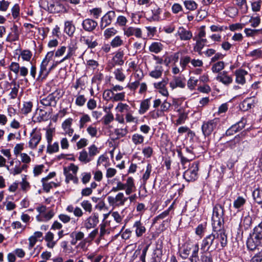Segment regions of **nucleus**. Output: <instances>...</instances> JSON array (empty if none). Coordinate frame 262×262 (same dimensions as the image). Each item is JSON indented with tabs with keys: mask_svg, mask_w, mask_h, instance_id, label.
I'll use <instances>...</instances> for the list:
<instances>
[{
	"mask_svg": "<svg viewBox=\"0 0 262 262\" xmlns=\"http://www.w3.org/2000/svg\"><path fill=\"white\" fill-rule=\"evenodd\" d=\"M151 168H152L151 165L150 164H148L147 165L146 171H145V173H144L143 177H142L144 185H145L146 184V181L149 178L150 172L151 171Z\"/></svg>",
	"mask_w": 262,
	"mask_h": 262,
	"instance_id": "864d4df0",
	"label": "nucleus"
},
{
	"mask_svg": "<svg viewBox=\"0 0 262 262\" xmlns=\"http://www.w3.org/2000/svg\"><path fill=\"white\" fill-rule=\"evenodd\" d=\"M55 93L49 94L47 97L40 100V103L46 106H55L57 103L56 96Z\"/></svg>",
	"mask_w": 262,
	"mask_h": 262,
	"instance_id": "a211bd4d",
	"label": "nucleus"
},
{
	"mask_svg": "<svg viewBox=\"0 0 262 262\" xmlns=\"http://www.w3.org/2000/svg\"><path fill=\"white\" fill-rule=\"evenodd\" d=\"M124 52L123 51L118 50L115 53V55L113 57L112 61L110 62L108 67L111 69L116 66H122L124 62L123 59Z\"/></svg>",
	"mask_w": 262,
	"mask_h": 262,
	"instance_id": "4468645a",
	"label": "nucleus"
},
{
	"mask_svg": "<svg viewBox=\"0 0 262 262\" xmlns=\"http://www.w3.org/2000/svg\"><path fill=\"white\" fill-rule=\"evenodd\" d=\"M63 9V5L57 0H49L48 2V10L50 13H59Z\"/></svg>",
	"mask_w": 262,
	"mask_h": 262,
	"instance_id": "2eb2a0df",
	"label": "nucleus"
},
{
	"mask_svg": "<svg viewBox=\"0 0 262 262\" xmlns=\"http://www.w3.org/2000/svg\"><path fill=\"white\" fill-rule=\"evenodd\" d=\"M99 223L98 215V214L94 213L92 215L89 216L85 221L84 223V227L87 229H90L93 228H95L98 223Z\"/></svg>",
	"mask_w": 262,
	"mask_h": 262,
	"instance_id": "f3484780",
	"label": "nucleus"
},
{
	"mask_svg": "<svg viewBox=\"0 0 262 262\" xmlns=\"http://www.w3.org/2000/svg\"><path fill=\"white\" fill-rule=\"evenodd\" d=\"M172 207V206H171L169 208L164 211H163L162 213L160 214L159 215L157 216L156 217H155L154 220V223H156L157 221L159 220H161L163 219H164L166 217L169 213V211Z\"/></svg>",
	"mask_w": 262,
	"mask_h": 262,
	"instance_id": "bf43d9fd",
	"label": "nucleus"
},
{
	"mask_svg": "<svg viewBox=\"0 0 262 262\" xmlns=\"http://www.w3.org/2000/svg\"><path fill=\"white\" fill-rule=\"evenodd\" d=\"M21 32V29L17 25L14 24L10 28V32L6 38V41L12 42L18 40Z\"/></svg>",
	"mask_w": 262,
	"mask_h": 262,
	"instance_id": "f8f14e48",
	"label": "nucleus"
},
{
	"mask_svg": "<svg viewBox=\"0 0 262 262\" xmlns=\"http://www.w3.org/2000/svg\"><path fill=\"white\" fill-rule=\"evenodd\" d=\"M247 74V72L243 69L237 70L235 72L236 76V82L239 84H244L245 82V76Z\"/></svg>",
	"mask_w": 262,
	"mask_h": 262,
	"instance_id": "a878e982",
	"label": "nucleus"
},
{
	"mask_svg": "<svg viewBox=\"0 0 262 262\" xmlns=\"http://www.w3.org/2000/svg\"><path fill=\"white\" fill-rule=\"evenodd\" d=\"M191 60L190 57L188 56H184L181 58L180 64L183 70H184L187 64L191 62Z\"/></svg>",
	"mask_w": 262,
	"mask_h": 262,
	"instance_id": "13d9d810",
	"label": "nucleus"
},
{
	"mask_svg": "<svg viewBox=\"0 0 262 262\" xmlns=\"http://www.w3.org/2000/svg\"><path fill=\"white\" fill-rule=\"evenodd\" d=\"M20 67L19 64L18 62H12L9 66V68L11 71L13 72L16 75H18Z\"/></svg>",
	"mask_w": 262,
	"mask_h": 262,
	"instance_id": "3c124183",
	"label": "nucleus"
},
{
	"mask_svg": "<svg viewBox=\"0 0 262 262\" xmlns=\"http://www.w3.org/2000/svg\"><path fill=\"white\" fill-rule=\"evenodd\" d=\"M41 139V133L37 128H34L30 134L29 147L31 149H35Z\"/></svg>",
	"mask_w": 262,
	"mask_h": 262,
	"instance_id": "9d476101",
	"label": "nucleus"
},
{
	"mask_svg": "<svg viewBox=\"0 0 262 262\" xmlns=\"http://www.w3.org/2000/svg\"><path fill=\"white\" fill-rule=\"evenodd\" d=\"M117 33V30L114 28H107L104 31V37L105 39H109L116 35Z\"/></svg>",
	"mask_w": 262,
	"mask_h": 262,
	"instance_id": "79ce46f5",
	"label": "nucleus"
},
{
	"mask_svg": "<svg viewBox=\"0 0 262 262\" xmlns=\"http://www.w3.org/2000/svg\"><path fill=\"white\" fill-rule=\"evenodd\" d=\"M130 109V107L126 103H119L117 106L116 107V110L118 111V112L120 113H123L125 112H128Z\"/></svg>",
	"mask_w": 262,
	"mask_h": 262,
	"instance_id": "5fc2aeb1",
	"label": "nucleus"
},
{
	"mask_svg": "<svg viewBox=\"0 0 262 262\" xmlns=\"http://www.w3.org/2000/svg\"><path fill=\"white\" fill-rule=\"evenodd\" d=\"M78 159L80 162L86 164L91 161L93 158H91L87 151L84 149L80 152Z\"/></svg>",
	"mask_w": 262,
	"mask_h": 262,
	"instance_id": "473e14b6",
	"label": "nucleus"
},
{
	"mask_svg": "<svg viewBox=\"0 0 262 262\" xmlns=\"http://www.w3.org/2000/svg\"><path fill=\"white\" fill-rule=\"evenodd\" d=\"M247 247L251 251L262 250V221L253 229L247 241Z\"/></svg>",
	"mask_w": 262,
	"mask_h": 262,
	"instance_id": "f03ea898",
	"label": "nucleus"
},
{
	"mask_svg": "<svg viewBox=\"0 0 262 262\" xmlns=\"http://www.w3.org/2000/svg\"><path fill=\"white\" fill-rule=\"evenodd\" d=\"M206 229V223L199 224L195 229V233L201 237L203 236Z\"/></svg>",
	"mask_w": 262,
	"mask_h": 262,
	"instance_id": "c03bdc74",
	"label": "nucleus"
},
{
	"mask_svg": "<svg viewBox=\"0 0 262 262\" xmlns=\"http://www.w3.org/2000/svg\"><path fill=\"white\" fill-rule=\"evenodd\" d=\"M115 78L120 81H123L125 79V75L123 72L122 68H118L115 70L114 72Z\"/></svg>",
	"mask_w": 262,
	"mask_h": 262,
	"instance_id": "58836bf2",
	"label": "nucleus"
},
{
	"mask_svg": "<svg viewBox=\"0 0 262 262\" xmlns=\"http://www.w3.org/2000/svg\"><path fill=\"white\" fill-rule=\"evenodd\" d=\"M161 67H157L156 69L150 72L149 75L153 78H158L160 77L162 74V70H161Z\"/></svg>",
	"mask_w": 262,
	"mask_h": 262,
	"instance_id": "8fccbe9b",
	"label": "nucleus"
},
{
	"mask_svg": "<svg viewBox=\"0 0 262 262\" xmlns=\"http://www.w3.org/2000/svg\"><path fill=\"white\" fill-rule=\"evenodd\" d=\"M54 213L52 210H49L48 211H46L45 214L42 215V221H48L50 220L53 216Z\"/></svg>",
	"mask_w": 262,
	"mask_h": 262,
	"instance_id": "69168bd1",
	"label": "nucleus"
},
{
	"mask_svg": "<svg viewBox=\"0 0 262 262\" xmlns=\"http://www.w3.org/2000/svg\"><path fill=\"white\" fill-rule=\"evenodd\" d=\"M225 67L223 61H218L212 65L211 70L213 73H219Z\"/></svg>",
	"mask_w": 262,
	"mask_h": 262,
	"instance_id": "a19ab883",
	"label": "nucleus"
},
{
	"mask_svg": "<svg viewBox=\"0 0 262 262\" xmlns=\"http://www.w3.org/2000/svg\"><path fill=\"white\" fill-rule=\"evenodd\" d=\"M79 40L81 43L86 45L88 48L90 49H94L98 46L97 39L93 35L81 36Z\"/></svg>",
	"mask_w": 262,
	"mask_h": 262,
	"instance_id": "dca6fc26",
	"label": "nucleus"
},
{
	"mask_svg": "<svg viewBox=\"0 0 262 262\" xmlns=\"http://www.w3.org/2000/svg\"><path fill=\"white\" fill-rule=\"evenodd\" d=\"M220 122L219 119L214 118L207 122H204L202 126V130L205 137L209 136L216 128Z\"/></svg>",
	"mask_w": 262,
	"mask_h": 262,
	"instance_id": "0eeeda50",
	"label": "nucleus"
},
{
	"mask_svg": "<svg viewBox=\"0 0 262 262\" xmlns=\"http://www.w3.org/2000/svg\"><path fill=\"white\" fill-rule=\"evenodd\" d=\"M53 55V51H50L47 53L45 58L43 59L40 66L39 75L37 78V80L45 79L50 73L49 69H47V67L49 61L52 59Z\"/></svg>",
	"mask_w": 262,
	"mask_h": 262,
	"instance_id": "39448f33",
	"label": "nucleus"
},
{
	"mask_svg": "<svg viewBox=\"0 0 262 262\" xmlns=\"http://www.w3.org/2000/svg\"><path fill=\"white\" fill-rule=\"evenodd\" d=\"M246 203V200L242 196H238L233 202V207L239 210Z\"/></svg>",
	"mask_w": 262,
	"mask_h": 262,
	"instance_id": "e433bc0d",
	"label": "nucleus"
},
{
	"mask_svg": "<svg viewBox=\"0 0 262 262\" xmlns=\"http://www.w3.org/2000/svg\"><path fill=\"white\" fill-rule=\"evenodd\" d=\"M177 34L179 36L181 40H188L192 37V32L186 30L183 27H180L178 29Z\"/></svg>",
	"mask_w": 262,
	"mask_h": 262,
	"instance_id": "4be33fe9",
	"label": "nucleus"
},
{
	"mask_svg": "<svg viewBox=\"0 0 262 262\" xmlns=\"http://www.w3.org/2000/svg\"><path fill=\"white\" fill-rule=\"evenodd\" d=\"M32 54L30 50H25L21 52L20 56L24 61H29L32 57Z\"/></svg>",
	"mask_w": 262,
	"mask_h": 262,
	"instance_id": "37998d69",
	"label": "nucleus"
},
{
	"mask_svg": "<svg viewBox=\"0 0 262 262\" xmlns=\"http://www.w3.org/2000/svg\"><path fill=\"white\" fill-rule=\"evenodd\" d=\"M116 16V13L114 11L111 10L108 11L101 19L100 23V28L104 29L106 27L110 26L115 19Z\"/></svg>",
	"mask_w": 262,
	"mask_h": 262,
	"instance_id": "9b49d317",
	"label": "nucleus"
},
{
	"mask_svg": "<svg viewBox=\"0 0 262 262\" xmlns=\"http://www.w3.org/2000/svg\"><path fill=\"white\" fill-rule=\"evenodd\" d=\"M124 41L120 36H115L111 41V46L113 48H118L122 46Z\"/></svg>",
	"mask_w": 262,
	"mask_h": 262,
	"instance_id": "f704fd0d",
	"label": "nucleus"
},
{
	"mask_svg": "<svg viewBox=\"0 0 262 262\" xmlns=\"http://www.w3.org/2000/svg\"><path fill=\"white\" fill-rule=\"evenodd\" d=\"M219 247L218 241H216V235L214 232L205 237L201 244V249L206 251L216 250Z\"/></svg>",
	"mask_w": 262,
	"mask_h": 262,
	"instance_id": "20e7f679",
	"label": "nucleus"
},
{
	"mask_svg": "<svg viewBox=\"0 0 262 262\" xmlns=\"http://www.w3.org/2000/svg\"><path fill=\"white\" fill-rule=\"evenodd\" d=\"M89 155L91 158L93 159V157L99 152L98 148L95 145L92 144L89 148Z\"/></svg>",
	"mask_w": 262,
	"mask_h": 262,
	"instance_id": "de8ad7c7",
	"label": "nucleus"
},
{
	"mask_svg": "<svg viewBox=\"0 0 262 262\" xmlns=\"http://www.w3.org/2000/svg\"><path fill=\"white\" fill-rule=\"evenodd\" d=\"M72 121L73 119L69 118L66 119L62 124V128L65 134L69 136H72L74 133V129L71 127Z\"/></svg>",
	"mask_w": 262,
	"mask_h": 262,
	"instance_id": "b1692460",
	"label": "nucleus"
},
{
	"mask_svg": "<svg viewBox=\"0 0 262 262\" xmlns=\"http://www.w3.org/2000/svg\"><path fill=\"white\" fill-rule=\"evenodd\" d=\"M222 228L223 227L213 228V231L216 235V241H218V244L219 245L220 242L222 248H224L227 245V237Z\"/></svg>",
	"mask_w": 262,
	"mask_h": 262,
	"instance_id": "ddd939ff",
	"label": "nucleus"
},
{
	"mask_svg": "<svg viewBox=\"0 0 262 262\" xmlns=\"http://www.w3.org/2000/svg\"><path fill=\"white\" fill-rule=\"evenodd\" d=\"M224 209L220 204H216L213 209L212 225L213 228L223 227Z\"/></svg>",
	"mask_w": 262,
	"mask_h": 262,
	"instance_id": "7ed1b4c3",
	"label": "nucleus"
},
{
	"mask_svg": "<svg viewBox=\"0 0 262 262\" xmlns=\"http://www.w3.org/2000/svg\"><path fill=\"white\" fill-rule=\"evenodd\" d=\"M256 101L255 98L250 97L247 98L244 100V104L246 105L247 108H251L254 106V104L256 103Z\"/></svg>",
	"mask_w": 262,
	"mask_h": 262,
	"instance_id": "6e6d98bb",
	"label": "nucleus"
},
{
	"mask_svg": "<svg viewBox=\"0 0 262 262\" xmlns=\"http://www.w3.org/2000/svg\"><path fill=\"white\" fill-rule=\"evenodd\" d=\"M124 34L127 37L135 35L138 38H141L142 33L140 28L129 27L123 29Z\"/></svg>",
	"mask_w": 262,
	"mask_h": 262,
	"instance_id": "aec40b11",
	"label": "nucleus"
},
{
	"mask_svg": "<svg viewBox=\"0 0 262 262\" xmlns=\"http://www.w3.org/2000/svg\"><path fill=\"white\" fill-rule=\"evenodd\" d=\"M32 106L33 104L31 102H24L23 107L21 110L22 113L26 115L29 113L32 110Z\"/></svg>",
	"mask_w": 262,
	"mask_h": 262,
	"instance_id": "49530a36",
	"label": "nucleus"
},
{
	"mask_svg": "<svg viewBox=\"0 0 262 262\" xmlns=\"http://www.w3.org/2000/svg\"><path fill=\"white\" fill-rule=\"evenodd\" d=\"M184 3L186 9L189 10H194L197 8L196 4L193 1H186Z\"/></svg>",
	"mask_w": 262,
	"mask_h": 262,
	"instance_id": "4d7b16f0",
	"label": "nucleus"
},
{
	"mask_svg": "<svg viewBox=\"0 0 262 262\" xmlns=\"http://www.w3.org/2000/svg\"><path fill=\"white\" fill-rule=\"evenodd\" d=\"M163 48V45L160 42H154L149 47L150 52L158 54L160 53Z\"/></svg>",
	"mask_w": 262,
	"mask_h": 262,
	"instance_id": "c756f323",
	"label": "nucleus"
},
{
	"mask_svg": "<svg viewBox=\"0 0 262 262\" xmlns=\"http://www.w3.org/2000/svg\"><path fill=\"white\" fill-rule=\"evenodd\" d=\"M216 78L217 80L226 85H229L233 81L232 77L228 74L227 71L219 73Z\"/></svg>",
	"mask_w": 262,
	"mask_h": 262,
	"instance_id": "6ab92c4d",
	"label": "nucleus"
},
{
	"mask_svg": "<svg viewBox=\"0 0 262 262\" xmlns=\"http://www.w3.org/2000/svg\"><path fill=\"white\" fill-rule=\"evenodd\" d=\"M240 220H241L240 219ZM253 223L252 217L249 215L245 216L242 221H241L240 226L243 227L245 230H248L251 228Z\"/></svg>",
	"mask_w": 262,
	"mask_h": 262,
	"instance_id": "cd10ccee",
	"label": "nucleus"
},
{
	"mask_svg": "<svg viewBox=\"0 0 262 262\" xmlns=\"http://www.w3.org/2000/svg\"><path fill=\"white\" fill-rule=\"evenodd\" d=\"M246 122V119L243 118L239 122L235 124H233L232 125V126L233 127V128L235 132L237 133L245 127Z\"/></svg>",
	"mask_w": 262,
	"mask_h": 262,
	"instance_id": "c9c22d12",
	"label": "nucleus"
},
{
	"mask_svg": "<svg viewBox=\"0 0 262 262\" xmlns=\"http://www.w3.org/2000/svg\"><path fill=\"white\" fill-rule=\"evenodd\" d=\"M132 140L133 142L137 145L143 143L144 137L142 135L136 133L132 136Z\"/></svg>",
	"mask_w": 262,
	"mask_h": 262,
	"instance_id": "4c0bfd02",
	"label": "nucleus"
},
{
	"mask_svg": "<svg viewBox=\"0 0 262 262\" xmlns=\"http://www.w3.org/2000/svg\"><path fill=\"white\" fill-rule=\"evenodd\" d=\"M252 196L255 202L259 204H262V190L257 188L252 193Z\"/></svg>",
	"mask_w": 262,
	"mask_h": 262,
	"instance_id": "72a5a7b5",
	"label": "nucleus"
},
{
	"mask_svg": "<svg viewBox=\"0 0 262 262\" xmlns=\"http://www.w3.org/2000/svg\"><path fill=\"white\" fill-rule=\"evenodd\" d=\"M91 121L90 117L87 114L83 115L79 121V128L80 129L83 128L86 123Z\"/></svg>",
	"mask_w": 262,
	"mask_h": 262,
	"instance_id": "a18cd8bd",
	"label": "nucleus"
},
{
	"mask_svg": "<svg viewBox=\"0 0 262 262\" xmlns=\"http://www.w3.org/2000/svg\"><path fill=\"white\" fill-rule=\"evenodd\" d=\"M42 183L43 189L46 192H49L51 188L53 187H57L58 186V184L51 182L50 183H47V181H41Z\"/></svg>",
	"mask_w": 262,
	"mask_h": 262,
	"instance_id": "ea45409f",
	"label": "nucleus"
},
{
	"mask_svg": "<svg viewBox=\"0 0 262 262\" xmlns=\"http://www.w3.org/2000/svg\"><path fill=\"white\" fill-rule=\"evenodd\" d=\"M198 82V79H194V77H190L187 82L188 88L191 90L194 89L195 86L197 85Z\"/></svg>",
	"mask_w": 262,
	"mask_h": 262,
	"instance_id": "e2e57ef3",
	"label": "nucleus"
},
{
	"mask_svg": "<svg viewBox=\"0 0 262 262\" xmlns=\"http://www.w3.org/2000/svg\"><path fill=\"white\" fill-rule=\"evenodd\" d=\"M207 42V39L204 38H199L196 42V45L194 46V50L198 52L200 55H202V50Z\"/></svg>",
	"mask_w": 262,
	"mask_h": 262,
	"instance_id": "2f4dec72",
	"label": "nucleus"
},
{
	"mask_svg": "<svg viewBox=\"0 0 262 262\" xmlns=\"http://www.w3.org/2000/svg\"><path fill=\"white\" fill-rule=\"evenodd\" d=\"M80 205L85 211L89 213L92 212V205L90 201L88 200H84L81 203Z\"/></svg>",
	"mask_w": 262,
	"mask_h": 262,
	"instance_id": "603ef678",
	"label": "nucleus"
},
{
	"mask_svg": "<svg viewBox=\"0 0 262 262\" xmlns=\"http://www.w3.org/2000/svg\"><path fill=\"white\" fill-rule=\"evenodd\" d=\"M201 262H213L210 254L207 253H204L201 255Z\"/></svg>",
	"mask_w": 262,
	"mask_h": 262,
	"instance_id": "774afa93",
	"label": "nucleus"
},
{
	"mask_svg": "<svg viewBox=\"0 0 262 262\" xmlns=\"http://www.w3.org/2000/svg\"><path fill=\"white\" fill-rule=\"evenodd\" d=\"M107 199L110 206L119 207L123 206L128 198L124 196L123 193L119 192L115 197L108 196Z\"/></svg>",
	"mask_w": 262,
	"mask_h": 262,
	"instance_id": "1a4fd4ad",
	"label": "nucleus"
},
{
	"mask_svg": "<svg viewBox=\"0 0 262 262\" xmlns=\"http://www.w3.org/2000/svg\"><path fill=\"white\" fill-rule=\"evenodd\" d=\"M117 188L120 190H125V193L129 195L134 192L136 189L134 183V180L132 177H128L125 183H123L120 181H118L117 183Z\"/></svg>",
	"mask_w": 262,
	"mask_h": 262,
	"instance_id": "423d86ee",
	"label": "nucleus"
},
{
	"mask_svg": "<svg viewBox=\"0 0 262 262\" xmlns=\"http://www.w3.org/2000/svg\"><path fill=\"white\" fill-rule=\"evenodd\" d=\"M59 145L57 142H55L53 145L48 144L47 147V152L52 154L58 151Z\"/></svg>",
	"mask_w": 262,
	"mask_h": 262,
	"instance_id": "052dcab7",
	"label": "nucleus"
},
{
	"mask_svg": "<svg viewBox=\"0 0 262 262\" xmlns=\"http://www.w3.org/2000/svg\"><path fill=\"white\" fill-rule=\"evenodd\" d=\"M169 85L172 90L177 87L184 88L185 86L184 79L180 76H174L173 79L170 82Z\"/></svg>",
	"mask_w": 262,
	"mask_h": 262,
	"instance_id": "5701e85b",
	"label": "nucleus"
},
{
	"mask_svg": "<svg viewBox=\"0 0 262 262\" xmlns=\"http://www.w3.org/2000/svg\"><path fill=\"white\" fill-rule=\"evenodd\" d=\"M150 98L146 99L141 102L140 109L139 110L140 114L143 115L145 114L149 109L150 104Z\"/></svg>",
	"mask_w": 262,
	"mask_h": 262,
	"instance_id": "7c9ffc66",
	"label": "nucleus"
},
{
	"mask_svg": "<svg viewBox=\"0 0 262 262\" xmlns=\"http://www.w3.org/2000/svg\"><path fill=\"white\" fill-rule=\"evenodd\" d=\"M114 95V93L112 90V89L110 90H106L104 91L103 93V98L106 101H113Z\"/></svg>",
	"mask_w": 262,
	"mask_h": 262,
	"instance_id": "09e8293b",
	"label": "nucleus"
},
{
	"mask_svg": "<svg viewBox=\"0 0 262 262\" xmlns=\"http://www.w3.org/2000/svg\"><path fill=\"white\" fill-rule=\"evenodd\" d=\"M198 170L199 164L196 162L193 163L190 167L184 172V178L188 182L195 181L198 178Z\"/></svg>",
	"mask_w": 262,
	"mask_h": 262,
	"instance_id": "6e6552de",
	"label": "nucleus"
},
{
	"mask_svg": "<svg viewBox=\"0 0 262 262\" xmlns=\"http://www.w3.org/2000/svg\"><path fill=\"white\" fill-rule=\"evenodd\" d=\"M168 79H164L162 81L155 83H154V87L157 89H159V90L160 89H162L163 88H165L166 85V84L168 83Z\"/></svg>",
	"mask_w": 262,
	"mask_h": 262,
	"instance_id": "0e129e2a",
	"label": "nucleus"
},
{
	"mask_svg": "<svg viewBox=\"0 0 262 262\" xmlns=\"http://www.w3.org/2000/svg\"><path fill=\"white\" fill-rule=\"evenodd\" d=\"M162 12V9L156 7L152 10L151 19L154 21H159L165 19V17H162L160 15Z\"/></svg>",
	"mask_w": 262,
	"mask_h": 262,
	"instance_id": "c85d7f7f",
	"label": "nucleus"
},
{
	"mask_svg": "<svg viewBox=\"0 0 262 262\" xmlns=\"http://www.w3.org/2000/svg\"><path fill=\"white\" fill-rule=\"evenodd\" d=\"M133 228L135 229L137 237L141 236L146 231L145 227L140 221L135 222Z\"/></svg>",
	"mask_w": 262,
	"mask_h": 262,
	"instance_id": "393cba45",
	"label": "nucleus"
},
{
	"mask_svg": "<svg viewBox=\"0 0 262 262\" xmlns=\"http://www.w3.org/2000/svg\"><path fill=\"white\" fill-rule=\"evenodd\" d=\"M97 25V21L90 18L83 20L82 23L83 29L88 32H92L95 29Z\"/></svg>",
	"mask_w": 262,
	"mask_h": 262,
	"instance_id": "412c9836",
	"label": "nucleus"
},
{
	"mask_svg": "<svg viewBox=\"0 0 262 262\" xmlns=\"http://www.w3.org/2000/svg\"><path fill=\"white\" fill-rule=\"evenodd\" d=\"M198 243L188 241L179 247L180 256L184 259L189 258L190 262H199Z\"/></svg>",
	"mask_w": 262,
	"mask_h": 262,
	"instance_id": "f257e3e1",
	"label": "nucleus"
},
{
	"mask_svg": "<svg viewBox=\"0 0 262 262\" xmlns=\"http://www.w3.org/2000/svg\"><path fill=\"white\" fill-rule=\"evenodd\" d=\"M75 27L72 21H66L64 22V32L69 36H72L75 31Z\"/></svg>",
	"mask_w": 262,
	"mask_h": 262,
	"instance_id": "bb28decb",
	"label": "nucleus"
},
{
	"mask_svg": "<svg viewBox=\"0 0 262 262\" xmlns=\"http://www.w3.org/2000/svg\"><path fill=\"white\" fill-rule=\"evenodd\" d=\"M249 55L255 58H259L262 55V51L260 49H255L251 51Z\"/></svg>",
	"mask_w": 262,
	"mask_h": 262,
	"instance_id": "338daca9",
	"label": "nucleus"
},
{
	"mask_svg": "<svg viewBox=\"0 0 262 262\" xmlns=\"http://www.w3.org/2000/svg\"><path fill=\"white\" fill-rule=\"evenodd\" d=\"M114 119V115L111 113H107L103 118V123L105 125L109 124Z\"/></svg>",
	"mask_w": 262,
	"mask_h": 262,
	"instance_id": "680f3d73",
	"label": "nucleus"
}]
</instances>
